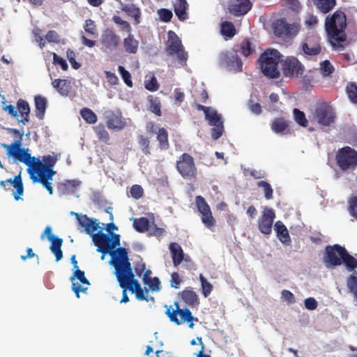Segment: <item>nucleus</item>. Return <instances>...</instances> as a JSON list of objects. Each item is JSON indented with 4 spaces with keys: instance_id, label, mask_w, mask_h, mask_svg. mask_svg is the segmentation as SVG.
<instances>
[{
    "instance_id": "nucleus-1",
    "label": "nucleus",
    "mask_w": 357,
    "mask_h": 357,
    "mask_svg": "<svg viewBox=\"0 0 357 357\" xmlns=\"http://www.w3.org/2000/svg\"><path fill=\"white\" fill-rule=\"evenodd\" d=\"M109 263L114 268V274L119 282L123 281L132 293H134L137 289L141 288L138 280L135 278L128 253L125 248H118L117 251L112 255V259Z\"/></svg>"
},
{
    "instance_id": "nucleus-2",
    "label": "nucleus",
    "mask_w": 357,
    "mask_h": 357,
    "mask_svg": "<svg viewBox=\"0 0 357 357\" xmlns=\"http://www.w3.org/2000/svg\"><path fill=\"white\" fill-rule=\"evenodd\" d=\"M75 215L78 224L79 229L80 231H85L88 234H91L94 245L97 247V252L102 253L101 259H104L106 254H109L111 257L112 255L117 251V248L114 252H111V247L109 243L111 241L110 236L108 234H104L101 231L93 234L99 228V225L96 220L89 218L86 215L79 214L77 213H72ZM112 259V258H111Z\"/></svg>"
},
{
    "instance_id": "nucleus-3",
    "label": "nucleus",
    "mask_w": 357,
    "mask_h": 357,
    "mask_svg": "<svg viewBox=\"0 0 357 357\" xmlns=\"http://www.w3.org/2000/svg\"><path fill=\"white\" fill-rule=\"evenodd\" d=\"M326 31L331 39L333 46L342 48L341 43L346 40L345 29L347 27V17L342 10H336L332 15H328L324 22Z\"/></svg>"
},
{
    "instance_id": "nucleus-4",
    "label": "nucleus",
    "mask_w": 357,
    "mask_h": 357,
    "mask_svg": "<svg viewBox=\"0 0 357 357\" xmlns=\"http://www.w3.org/2000/svg\"><path fill=\"white\" fill-rule=\"evenodd\" d=\"M282 55L274 49H268L259 56L258 63L263 75L270 79H278L280 76L278 63H281Z\"/></svg>"
},
{
    "instance_id": "nucleus-5",
    "label": "nucleus",
    "mask_w": 357,
    "mask_h": 357,
    "mask_svg": "<svg viewBox=\"0 0 357 357\" xmlns=\"http://www.w3.org/2000/svg\"><path fill=\"white\" fill-rule=\"evenodd\" d=\"M313 120L319 125L324 127L335 123L336 114L334 108L326 102L317 105L312 114Z\"/></svg>"
},
{
    "instance_id": "nucleus-6",
    "label": "nucleus",
    "mask_w": 357,
    "mask_h": 357,
    "mask_svg": "<svg viewBox=\"0 0 357 357\" xmlns=\"http://www.w3.org/2000/svg\"><path fill=\"white\" fill-rule=\"evenodd\" d=\"M176 168L184 179H195L197 175V168L193 157L187 153L181 154L176 164Z\"/></svg>"
},
{
    "instance_id": "nucleus-7",
    "label": "nucleus",
    "mask_w": 357,
    "mask_h": 357,
    "mask_svg": "<svg viewBox=\"0 0 357 357\" xmlns=\"http://www.w3.org/2000/svg\"><path fill=\"white\" fill-rule=\"evenodd\" d=\"M166 51L169 55H176L177 59L182 66H186L188 59V52L185 51L181 40L172 31L168 32V40Z\"/></svg>"
},
{
    "instance_id": "nucleus-8",
    "label": "nucleus",
    "mask_w": 357,
    "mask_h": 357,
    "mask_svg": "<svg viewBox=\"0 0 357 357\" xmlns=\"http://www.w3.org/2000/svg\"><path fill=\"white\" fill-rule=\"evenodd\" d=\"M43 160L44 162H42L36 157H31L28 172L39 174H49V176L54 175L56 172L53 170V167L58 160L57 156L51 155H44Z\"/></svg>"
},
{
    "instance_id": "nucleus-9",
    "label": "nucleus",
    "mask_w": 357,
    "mask_h": 357,
    "mask_svg": "<svg viewBox=\"0 0 357 357\" xmlns=\"http://www.w3.org/2000/svg\"><path fill=\"white\" fill-rule=\"evenodd\" d=\"M336 163L342 171L354 169L357 167V151L349 146H344L336 154Z\"/></svg>"
},
{
    "instance_id": "nucleus-10",
    "label": "nucleus",
    "mask_w": 357,
    "mask_h": 357,
    "mask_svg": "<svg viewBox=\"0 0 357 357\" xmlns=\"http://www.w3.org/2000/svg\"><path fill=\"white\" fill-rule=\"evenodd\" d=\"M175 309L172 306L165 305L167 308L165 314L169 317L172 322L175 323L177 325L181 324L183 322L190 323L189 327L192 328L194 324L192 321L194 317L190 310L180 309L179 304L177 301L174 302Z\"/></svg>"
},
{
    "instance_id": "nucleus-11",
    "label": "nucleus",
    "mask_w": 357,
    "mask_h": 357,
    "mask_svg": "<svg viewBox=\"0 0 357 357\" xmlns=\"http://www.w3.org/2000/svg\"><path fill=\"white\" fill-rule=\"evenodd\" d=\"M274 34L280 38L295 37L301 30L299 23L289 24L284 18H280L275 21L273 24Z\"/></svg>"
},
{
    "instance_id": "nucleus-12",
    "label": "nucleus",
    "mask_w": 357,
    "mask_h": 357,
    "mask_svg": "<svg viewBox=\"0 0 357 357\" xmlns=\"http://www.w3.org/2000/svg\"><path fill=\"white\" fill-rule=\"evenodd\" d=\"M281 70L285 77L298 78L303 74L305 67L296 57L289 56L281 61Z\"/></svg>"
},
{
    "instance_id": "nucleus-13",
    "label": "nucleus",
    "mask_w": 357,
    "mask_h": 357,
    "mask_svg": "<svg viewBox=\"0 0 357 357\" xmlns=\"http://www.w3.org/2000/svg\"><path fill=\"white\" fill-rule=\"evenodd\" d=\"M1 146L6 149L8 157H12L15 161L18 160L29 167L31 155L26 150L21 148V139L15 140L11 144H1Z\"/></svg>"
},
{
    "instance_id": "nucleus-14",
    "label": "nucleus",
    "mask_w": 357,
    "mask_h": 357,
    "mask_svg": "<svg viewBox=\"0 0 357 357\" xmlns=\"http://www.w3.org/2000/svg\"><path fill=\"white\" fill-rule=\"evenodd\" d=\"M3 110L7 112L10 116L17 118L21 116L19 123L26 125L29 121L30 107L27 101L23 99H19L17 101V109L13 105H8L3 107Z\"/></svg>"
},
{
    "instance_id": "nucleus-15",
    "label": "nucleus",
    "mask_w": 357,
    "mask_h": 357,
    "mask_svg": "<svg viewBox=\"0 0 357 357\" xmlns=\"http://www.w3.org/2000/svg\"><path fill=\"white\" fill-rule=\"evenodd\" d=\"M195 201L197 209L201 213V219L203 224L208 229L213 230L215 226L216 221L212 215L210 206L204 198L200 195L196 197Z\"/></svg>"
},
{
    "instance_id": "nucleus-16",
    "label": "nucleus",
    "mask_w": 357,
    "mask_h": 357,
    "mask_svg": "<svg viewBox=\"0 0 357 357\" xmlns=\"http://www.w3.org/2000/svg\"><path fill=\"white\" fill-rule=\"evenodd\" d=\"M345 248L338 244L328 245L325 248V263L331 267H336L342 264V252L344 251Z\"/></svg>"
},
{
    "instance_id": "nucleus-17",
    "label": "nucleus",
    "mask_w": 357,
    "mask_h": 357,
    "mask_svg": "<svg viewBox=\"0 0 357 357\" xmlns=\"http://www.w3.org/2000/svg\"><path fill=\"white\" fill-rule=\"evenodd\" d=\"M275 218V213L273 209L268 207L264 208L257 222L258 229L260 232L264 235H270L272 232Z\"/></svg>"
},
{
    "instance_id": "nucleus-18",
    "label": "nucleus",
    "mask_w": 357,
    "mask_h": 357,
    "mask_svg": "<svg viewBox=\"0 0 357 357\" xmlns=\"http://www.w3.org/2000/svg\"><path fill=\"white\" fill-rule=\"evenodd\" d=\"M70 280L72 282V289L77 298H79L80 292L86 293L88 286L90 285L89 281L85 277L84 272L79 269L74 271Z\"/></svg>"
},
{
    "instance_id": "nucleus-19",
    "label": "nucleus",
    "mask_w": 357,
    "mask_h": 357,
    "mask_svg": "<svg viewBox=\"0 0 357 357\" xmlns=\"http://www.w3.org/2000/svg\"><path fill=\"white\" fill-rule=\"evenodd\" d=\"M0 185L5 190H9L13 186L15 190L13 192L14 199L16 201L21 199V196L24 194V185L20 174L15 176L14 178H8L0 181Z\"/></svg>"
},
{
    "instance_id": "nucleus-20",
    "label": "nucleus",
    "mask_w": 357,
    "mask_h": 357,
    "mask_svg": "<svg viewBox=\"0 0 357 357\" xmlns=\"http://www.w3.org/2000/svg\"><path fill=\"white\" fill-rule=\"evenodd\" d=\"M220 62L229 70L234 72H241L243 68L241 59L237 55L236 52H226L221 55Z\"/></svg>"
},
{
    "instance_id": "nucleus-21",
    "label": "nucleus",
    "mask_w": 357,
    "mask_h": 357,
    "mask_svg": "<svg viewBox=\"0 0 357 357\" xmlns=\"http://www.w3.org/2000/svg\"><path fill=\"white\" fill-rule=\"evenodd\" d=\"M100 43L105 50H113L119 45L120 37L113 30L106 29L102 33Z\"/></svg>"
},
{
    "instance_id": "nucleus-22",
    "label": "nucleus",
    "mask_w": 357,
    "mask_h": 357,
    "mask_svg": "<svg viewBox=\"0 0 357 357\" xmlns=\"http://www.w3.org/2000/svg\"><path fill=\"white\" fill-rule=\"evenodd\" d=\"M106 124L109 130H121L126 126V121L120 112L109 113L107 115Z\"/></svg>"
},
{
    "instance_id": "nucleus-23",
    "label": "nucleus",
    "mask_w": 357,
    "mask_h": 357,
    "mask_svg": "<svg viewBox=\"0 0 357 357\" xmlns=\"http://www.w3.org/2000/svg\"><path fill=\"white\" fill-rule=\"evenodd\" d=\"M290 123L291 121L285 117H277L272 121L271 128L276 134H288L290 132Z\"/></svg>"
},
{
    "instance_id": "nucleus-24",
    "label": "nucleus",
    "mask_w": 357,
    "mask_h": 357,
    "mask_svg": "<svg viewBox=\"0 0 357 357\" xmlns=\"http://www.w3.org/2000/svg\"><path fill=\"white\" fill-rule=\"evenodd\" d=\"M29 173L30 174L31 179L33 181V183H41L43 185V187H45L47 189L50 195L53 194V188L50 181L52 180L54 175H51L50 176H49V174H39L33 172Z\"/></svg>"
},
{
    "instance_id": "nucleus-25",
    "label": "nucleus",
    "mask_w": 357,
    "mask_h": 357,
    "mask_svg": "<svg viewBox=\"0 0 357 357\" xmlns=\"http://www.w3.org/2000/svg\"><path fill=\"white\" fill-rule=\"evenodd\" d=\"M169 249L172 258L173 264L175 267L178 266L183 260L188 261L184 258V252L181 245L177 243H171Z\"/></svg>"
},
{
    "instance_id": "nucleus-26",
    "label": "nucleus",
    "mask_w": 357,
    "mask_h": 357,
    "mask_svg": "<svg viewBox=\"0 0 357 357\" xmlns=\"http://www.w3.org/2000/svg\"><path fill=\"white\" fill-rule=\"evenodd\" d=\"M121 10L126 13V15L133 18L134 24L137 25L141 22L142 12L139 7L133 3L123 4Z\"/></svg>"
},
{
    "instance_id": "nucleus-27",
    "label": "nucleus",
    "mask_w": 357,
    "mask_h": 357,
    "mask_svg": "<svg viewBox=\"0 0 357 357\" xmlns=\"http://www.w3.org/2000/svg\"><path fill=\"white\" fill-rule=\"evenodd\" d=\"M236 3L231 6V12L236 16L246 14L252 8L250 0H236Z\"/></svg>"
},
{
    "instance_id": "nucleus-28",
    "label": "nucleus",
    "mask_w": 357,
    "mask_h": 357,
    "mask_svg": "<svg viewBox=\"0 0 357 357\" xmlns=\"http://www.w3.org/2000/svg\"><path fill=\"white\" fill-rule=\"evenodd\" d=\"M174 10L178 20L185 21L188 18V3L186 0H176L173 4Z\"/></svg>"
},
{
    "instance_id": "nucleus-29",
    "label": "nucleus",
    "mask_w": 357,
    "mask_h": 357,
    "mask_svg": "<svg viewBox=\"0 0 357 357\" xmlns=\"http://www.w3.org/2000/svg\"><path fill=\"white\" fill-rule=\"evenodd\" d=\"M275 230L276 231L277 237L279 240L285 245H290L291 241L289 234V231L286 227V226L282 223V222L278 220L275 223L274 225Z\"/></svg>"
},
{
    "instance_id": "nucleus-30",
    "label": "nucleus",
    "mask_w": 357,
    "mask_h": 357,
    "mask_svg": "<svg viewBox=\"0 0 357 357\" xmlns=\"http://www.w3.org/2000/svg\"><path fill=\"white\" fill-rule=\"evenodd\" d=\"M36 116L42 120L44 118L47 106V99L42 96H36L34 98Z\"/></svg>"
},
{
    "instance_id": "nucleus-31",
    "label": "nucleus",
    "mask_w": 357,
    "mask_h": 357,
    "mask_svg": "<svg viewBox=\"0 0 357 357\" xmlns=\"http://www.w3.org/2000/svg\"><path fill=\"white\" fill-rule=\"evenodd\" d=\"M181 300L188 306H195L199 303V298L192 289H184L179 293Z\"/></svg>"
},
{
    "instance_id": "nucleus-32",
    "label": "nucleus",
    "mask_w": 357,
    "mask_h": 357,
    "mask_svg": "<svg viewBox=\"0 0 357 357\" xmlns=\"http://www.w3.org/2000/svg\"><path fill=\"white\" fill-rule=\"evenodd\" d=\"M50 241L51 242L50 250L55 255L56 261H59L63 257L61 250L63 239L58 237H50Z\"/></svg>"
},
{
    "instance_id": "nucleus-33",
    "label": "nucleus",
    "mask_w": 357,
    "mask_h": 357,
    "mask_svg": "<svg viewBox=\"0 0 357 357\" xmlns=\"http://www.w3.org/2000/svg\"><path fill=\"white\" fill-rule=\"evenodd\" d=\"M157 141L158 142L159 148L161 150H167L169 149V135L167 130L165 128H160L157 132Z\"/></svg>"
},
{
    "instance_id": "nucleus-34",
    "label": "nucleus",
    "mask_w": 357,
    "mask_h": 357,
    "mask_svg": "<svg viewBox=\"0 0 357 357\" xmlns=\"http://www.w3.org/2000/svg\"><path fill=\"white\" fill-rule=\"evenodd\" d=\"M317 8L322 13L326 14L333 9L336 0H313Z\"/></svg>"
},
{
    "instance_id": "nucleus-35",
    "label": "nucleus",
    "mask_w": 357,
    "mask_h": 357,
    "mask_svg": "<svg viewBox=\"0 0 357 357\" xmlns=\"http://www.w3.org/2000/svg\"><path fill=\"white\" fill-rule=\"evenodd\" d=\"M123 47L127 53L136 54L138 50L139 42L130 33L128 37L123 40Z\"/></svg>"
},
{
    "instance_id": "nucleus-36",
    "label": "nucleus",
    "mask_w": 357,
    "mask_h": 357,
    "mask_svg": "<svg viewBox=\"0 0 357 357\" xmlns=\"http://www.w3.org/2000/svg\"><path fill=\"white\" fill-rule=\"evenodd\" d=\"M317 77V70H309L301 77V83L305 90L311 89L312 84L314 82Z\"/></svg>"
},
{
    "instance_id": "nucleus-37",
    "label": "nucleus",
    "mask_w": 357,
    "mask_h": 357,
    "mask_svg": "<svg viewBox=\"0 0 357 357\" xmlns=\"http://www.w3.org/2000/svg\"><path fill=\"white\" fill-rule=\"evenodd\" d=\"M149 225V220L145 217L133 219V227L138 232L144 233L148 231Z\"/></svg>"
},
{
    "instance_id": "nucleus-38",
    "label": "nucleus",
    "mask_w": 357,
    "mask_h": 357,
    "mask_svg": "<svg viewBox=\"0 0 357 357\" xmlns=\"http://www.w3.org/2000/svg\"><path fill=\"white\" fill-rule=\"evenodd\" d=\"M52 86L63 96H67L69 93L70 86L66 79H55L52 82Z\"/></svg>"
},
{
    "instance_id": "nucleus-39",
    "label": "nucleus",
    "mask_w": 357,
    "mask_h": 357,
    "mask_svg": "<svg viewBox=\"0 0 357 357\" xmlns=\"http://www.w3.org/2000/svg\"><path fill=\"white\" fill-rule=\"evenodd\" d=\"M342 263L344 264L348 271H351L357 268V259L351 255L348 251L344 249V251L342 252Z\"/></svg>"
},
{
    "instance_id": "nucleus-40",
    "label": "nucleus",
    "mask_w": 357,
    "mask_h": 357,
    "mask_svg": "<svg viewBox=\"0 0 357 357\" xmlns=\"http://www.w3.org/2000/svg\"><path fill=\"white\" fill-rule=\"evenodd\" d=\"M220 31L222 35L227 38H233L236 33L234 25L228 21L222 22Z\"/></svg>"
},
{
    "instance_id": "nucleus-41",
    "label": "nucleus",
    "mask_w": 357,
    "mask_h": 357,
    "mask_svg": "<svg viewBox=\"0 0 357 357\" xmlns=\"http://www.w3.org/2000/svg\"><path fill=\"white\" fill-rule=\"evenodd\" d=\"M302 50L305 54L315 56L321 52V47L319 43H305L302 45Z\"/></svg>"
},
{
    "instance_id": "nucleus-42",
    "label": "nucleus",
    "mask_w": 357,
    "mask_h": 357,
    "mask_svg": "<svg viewBox=\"0 0 357 357\" xmlns=\"http://www.w3.org/2000/svg\"><path fill=\"white\" fill-rule=\"evenodd\" d=\"M148 102L149 104V111L155 114L156 116H160L162 115V112L160 100L158 98H153V96H150L148 98Z\"/></svg>"
},
{
    "instance_id": "nucleus-43",
    "label": "nucleus",
    "mask_w": 357,
    "mask_h": 357,
    "mask_svg": "<svg viewBox=\"0 0 357 357\" xmlns=\"http://www.w3.org/2000/svg\"><path fill=\"white\" fill-rule=\"evenodd\" d=\"M80 115L83 119L89 124H94L97 122L96 114L89 108L84 107L80 110Z\"/></svg>"
},
{
    "instance_id": "nucleus-44",
    "label": "nucleus",
    "mask_w": 357,
    "mask_h": 357,
    "mask_svg": "<svg viewBox=\"0 0 357 357\" xmlns=\"http://www.w3.org/2000/svg\"><path fill=\"white\" fill-rule=\"evenodd\" d=\"M93 128L100 141L107 142L109 140V135L102 123L98 124Z\"/></svg>"
},
{
    "instance_id": "nucleus-45",
    "label": "nucleus",
    "mask_w": 357,
    "mask_h": 357,
    "mask_svg": "<svg viewBox=\"0 0 357 357\" xmlns=\"http://www.w3.org/2000/svg\"><path fill=\"white\" fill-rule=\"evenodd\" d=\"M206 119L208 121L209 125L214 126L218 124L223 123L221 116L218 114L216 111L212 110L208 112L205 114Z\"/></svg>"
},
{
    "instance_id": "nucleus-46",
    "label": "nucleus",
    "mask_w": 357,
    "mask_h": 357,
    "mask_svg": "<svg viewBox=\"0 0 357 357\" xmlns=\"http://www.w3.org/2000/svg\"><path fill=\"white\" fill-rule=\"evenodd\" d=\"M241 54L248 57L255 52V48L249 40L245 39L240 44Z\"/></svg>"
},
{
    "instance_id": "nucleus-47",
    "label": "nucleus",
    "mask_w": 357,
    "mask_h": 357,
    "mask_svg": "<svg viewBox=\"0 0 357 357\" xmlns=\"http://www.w3.org/2000/svg\"><path fill=\"white\" fill-rule=\"evenodd\" d=\"M259 188H261L264 190V197L266 199H271L273 198V190L267 181H259L257 183Z\"/></svg>"
},
{
    "instance_id": "nucleus-48",
    "label": "nucleus",
    "mask_w": 357,
    "mask_h": 357,
    "mask_svg": "<svg viewBox=\"0 0 357 357\" xmlns=\"http://www.w3.org/2000/svg\"><path fill=\"white\" fill-rule=\"evenodd\" d=\"M294 119L297 123L303 127H307L308 121L306 119L305 114L303 112L295 108L293 110Z\"/></svg>"
},
{
    "instance_id": "nucleus-49",
    "label": "nucleus",
    "mask_w": 357,
    "mask_h": 357,
    "mask_svg": "<svg viewBox=\"0 0 357 357\" xmlns=\"http://www.w3.org/2000/svg\"><path fill=\"white\" fill-rule=\"evenodd\" d=\"M199 280L202 285V291L204 297L208 296L213 290V285L207 281L202 274L199 275Z\"/></svg>"
},
{
    "instance_id": "nucleus-50",
    "label": "nucleus",
    "mask_w": 357,
    "mask_h": 357,
    "mask_svg": "<svg viewBox=\"0 0 357 357\" xmlns=\"http://www.w3.org/2000/svg\"><path fill=\"white\" fill-rule=\"evenodd\" d=\"M347 286L357 301V277L354 275H349L347 280Z\"/></svg>"
},
{
    "instance_id": "nucleus-51",
    "label": "nucleus",
    "mask_w": 357,
    "mask_h": 357,
    "mask_svg": "<svg viewBox=\"0 0 357 357\" xmlns=\"http://www.w3.org/2000/svg\"><path fill=\"white\" fill-rule=\"evenodd\" d=\"M335 69L329 61L325 60L321 63L320 71L324 77L331 76Z\"/></svg>"
},
{
    "instance_id": "nucleus-52",
    "label": "nucleus",
    "mask_w": 357,
    "mask_h": 357,
    "mask_svg": "<svg viewBox=\"0 0 357 357\" xmlns=\"http://www.w3.org/2000/svg\"><path fill=\"white\" fill-rule=\"evenodd\" d=\"M112 21L117 25L121 26V30L128 32V33H131L132 28L129 22L123 20L121 17L118 15H114L112 17Z\"/></svg>"
},
{
    "instance_id": "nucleus-53",
    "label": "nucleus",
    "mask_w": 357,
    "mask_h": 357,
    "mask_svg": "<svg viewBox=\"0 0 357 357\" xmlns=\"http://www.w3.org/2000/svg\"><path fill=\"white\" fill-rule=\"evenodd\" d=\"M118 70L125 84L129 87H132L133 84L130 73L122 66H119Z\"/></svg>"
},
{
    "instance_id": "nucleus-54",
    "label": "nucleus",
    "mask_w": 357,
    "mask_h": 357,
    "mask_svg": "<svg viewBox=\"0 0 357 357\" xmlns=\"http://www.w3.org/2000/svg\"><path fill=\"white\" fill-rule=\"evenodd\" d=\"M138 142L142 148V151L145 155H149L151 153L149 144L150 142L148 137L143 135H140L138 138Z\"/></svg>"
},
{
    "instance_id": "nucleus-55",
    "label": "nucleus",
    "mask_w": 357,
    "mask_h": 357,
    "mask_svg": "<svg viewBox=\"0 0 357 357\" xmlns=\"http://www.w3.org/2000/svg\"><path fill=\"white\" fill-rule=\"evenodd\" d=\"M347 93L351 101L357 103V86L354 83H350L347 86Z\"/></svg>"
},
{
    "instance_id": "nucleus-56",
    "label": "nucleus",
    "mask_w": 357,
    "mask_h": 357,
    "mask_svg": "<svg viewBox=\"0 0 357 357\" xmlns=\"http://www.w3.org/2000/svg\"><path fill=\"white\" fill-rule=\"evenodd\" d=\"M158 14L160 20L164 22H169L171 21L173 14L172 12L166 8H160L158 10Z\"/></svg>"
},
{
    "instance_id": "nucleus-57",
    "label": "nucleus",
    "mask_w": 357,
    "mask_h": 357,
    "mask_svg": "<svg viewBox=\"0 0 357 357\" xmlns=\"http://www.w3.org/2000/svg\"><path fill=\"white\" fill-rule=\"evenodd\" d=\"M348 202L349 213L357 219V197L353 196L350 197Z\"/></svg>"
},
{
    "instance_id": "nucleus-58",
    "label": "nucleus",
    "mask_w": 357,
    "mask_h": 357,
    "mask_svg": "<svg viewBox=\"0 0 357 357\" xmlns=\"http://www.w3.org/2000/svg\"><path fill=\"white\" fill-rule=\"evenodd\" d=\"M45 39L48 43H59L61 41L60 36L56 31L54 30H50L47 33Z\"/></svg>"
},
{
    "instance_id": "nucleus-59",
    "label": "nucleus",
    "mask_w": 357,
    "mask_h": 357,
    "mask_svg": "<svg viewBox=\"0 0 357 357\" xmlns=\"http://www.w3.org/2000/svg\"><path fill=\"white\" fill-rule=\"evenodd\" d=\"M144 190L141 185H133L130 188V195L135 199H139L143 196Z\"/></svg>"
},
{
    "instance_id": "nucleus-60",
    "label": "nucleus",
    "mask_w": 357,
    "mask_h": 357,
    "mask_svg": "<svg viewBox=\"0 0 357 357\" xmlns=\"http://www.w3.org/2000/svg\"><path fill=\"white\" fill-rule=\"evenodd\" d=\"M224 126L223 123L214 126L211 129V137L213 139H219L223 134Z\"/></svg>"
},
{
    "instance_id": "nucleus-61",
    "label": "nucleus",
    "mask_w": 357,
    "mask_h": 357,
    "mask_svg": "<svg viewBox=\"0 0 357 357\" xmlns=\"http://www.w3.org/2000/svg\"><path fill=\"white\" fill-rule=\"evenodd\" d=\"M84 29L86 32L91 34L96 35V26L93 20L88 19L85 21Z\"/></svg>"
},
{
    "instance_id": "nucleus-62",
    "label": "nucleus",
    "mask_w": 357,
    "mask_h": 357,
    "mask_svg": "<svg viewBox=\"0 0 357 357\" xmlns=\"http://www.w3.org/2000/svg\"><path fill=\"white\" fill-rule=\"evenodd\" d=\"M145 88L149 91H158L159 89V84L158 83L156 77L153 76L148 82H146Z\"/></svg>"
},
{
    "instance_id": "nucleus-63",
    "label": "nucleus",
    "mask_w": 357,
    "mask_h": 357,
    "mask_svg": "<svg viewBox=\"0 0 357 357\" xmlns=\"http://www.w3.org/2000/svg\"><path fill=\"white\" fill-rule=\"evenodd\" d=\"M149 284H146L150 288L152 291H158L160 289V281L158 278L155 277L151 278L148 281Z\"/></svg>"
},
{
    "instance_id": "nucleus-64",
    "label": "nucleus",
    "mask_w": 357,
    "mask_h": 357,
    "mask_svg": "<svg viewBox=\"0 0 357 357\" xmlns=\"http://www.w3.org/2000/svg\"><path fill=\"white\" fill-rule=\"evenodd\" d=\"M53 61L55 65H59L63 70H67L68 66L65 59L58 56L56 53H53Z\"/></svg>"
}]
</instances>
